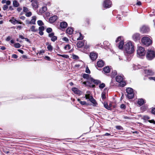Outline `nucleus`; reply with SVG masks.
I'll use <instances>...</instances> for the list:
<instances>
[{
    "label": "nucleus",
    "instance_id": "obj_39",
    "mask_svg": "<svg viewBox=\"0 0 155 155\" xmlns=\"http://www.w3.org/2000/svg\"><path fill=\"white\" fill-rule=\"evenodd\" d=\"M28 11V9L27 7H24L23 8V12L25 13H27Z\"/></svg>",
    "mask_w": 155,
    "mask_h": 155
},
{
    "label": "nucleus",
    "instance_id": "obj_41",
    "mask_svg": "<svg viewBox=\"0 0 155 155\" xmlns=\"http://www.w3.org/2000/svg\"><path fill=\"white\" fill-rule=\"evenodd\" d=\"M111 74L112 77H114L117 74V71L115 70L113 71Z\"/></svg>",
    "mask_w": 155,
    "mask_h": 155
},
{
    "label": "nucleus",
    "instance_id": "obj_24",
    "mask_svg": "<svg viewBox=\"0 0 155 155\" xmlns=\"http://www.w3.org/2000/svg\"><path fill=\"white\" fill-rule=\"evenodd\" d=\"M73 30L71 28H68L66 30V33L69 35L72 34L73 33Z\"/></svg>",
    "mask_w": 155,
    "mask_h": 155
},
{
    "label": "nucleus",
    "instance_id": "obj_33",
    "mask_svg": "<svg viewBox=\"0 0 155 155\" xmlns=\"http://www.w3.org/2000/svg\"><path fill=\"white\" fill-rule=\"evenodd\" d=\"M32 15V13L31 12H28L25 14V15L27 17H30Z\"/></svg>",
    "mask_w": 155,
    "mask_h": 155
},
{
    "label": "nucleus",
    "instance_id": "obj_29",
    "mask_svg": "<svg viewBox=\"0 0 155 155\" xmlns=\"http://www.w3.org/2000/svg\"><path fill=\"white\" fill-rule=\"evenodd\" d=\"M104 107L108 110H110V106H108L107 103L106 102H104Z\"/></svg>",
    "mask_w": 155,
    "mask_h": 155
},
{
    "label": "nucleus",
    "instance_id": "obj_11",
    "mask_svg": "<svg viewBox=\"0 0 155 155\" xmlns=\"http://www.w3.org/2000/svg\"><path fill=\"white\" fill-rule=\"evenodd\" d=\"M9 21L12 23L14 25H15L16 24H22L23 23L22 22L16 20L14 18H12L11 19L9 20Z\"/></svg>",
    "mask_w": 155,
    "mask_h": 155
},
{
    "label": "nucleus",
    "instance_id": "obj_47",
    "mask_svg": "<svg viewBox=\"0 0 155 155\" xmlns=\"http://www.w3.org/2000/svg\"><path fill=\"white\" fill-rule=\"evenodd\" d=\"M143 119L145 120H148L150 119V117L147 116H144L143 117Z\"/></svg>",
    "mask_w": 155,
    "mask_h": 155
},
{
    "label": "nucleus",
    "instance_id": "obj_22",
    "mask_svg": "<svg viewBox=\"0 0 155 155\" xmlns=\"http://www.w3.org/2000/svg\"><path fill=\"white\" fill-rule=\"evenodd\" d=\"M47 7L45 6L42 7L39 10V13L41 14H42L45 12L47 10Z\"/></svg>",
    "mask_w": 155,
    "mask_h": 155
},
{
    "label": "nucleus",
    "instance_id": "obj_4",
    "mask_svg": "<svg viewBox=\"0 0 155 155\" xmlns=\"http://www.w3.org/2000/svg\"><path fill=\"white\" fill-rule=\"evenodd\" d=\"M126 92L127 93V97L129 99L133 98L134 97V94L133 89L130 87L126 89Z\"/></svg>",
    "mask_w": 155,
    "mask_h": 155
},
{
    "label": "nucleus",
    "instance_id": "obj_60",
    "mask_svg": "<svg viewBox=\"0 0 155 155\" xmlns=\"http://www.w3.org/2000/svg\"><path fill=\"white\" fill-rule=\"evenodd\" d=\"M11 37L9 36H8L6 38V40L7 41H9L11 39Z\"/></svg>",
    "mask_w": 155,
    "mask_h": 155
},
{
    "label": "nucleus",
    "instance_id": "obj_25",
    "mask_svg": "<svg viewBox=\"0 0 155 155\" xmlns=\"http://www.w3.org/2000/svg\"><path fill=\"white\" fill-rule=\"evenodd\" d=\"M29 31H31L33 32H35L38 31V29L36 28L35 27L34 25H32L30 28Z\"/></svg>",
    "mask_w": 155,
    "mask_h": 155
},
{
    "label": "nucleus",
    "instance_id": "obj_8",
    "mask_svg": "<svg viewBox=\"0 0 155 155\" xmlns=\"http://www.w3.org/2000/svg\"><path fill=\"white\" fill-rule=\"evenodd\" d=\"M111 2L109 0H105L103 6L106 8H109L111 6Z\"/></svg>",
    "mask_w": 155,
    "mask_h": 155
},
{
    "label": "nucleus",
    "instance_id": "obj_57",
    "mask_svg": "<svg viewBox=\"0 0 155 155\" xmlns=\"http://www.w3.org/2000/svg\"><path fill=\"white\" fill-rule=\"evenodd\" d=\"M148 121L150 123H152L153 124H155V121L153 120H149Z\"/></svg>",
    "mask_w": 155,
    "mask_h": 155
},
{
    "label": "nucleus",
    "instance_id": "obj_46",
    "mask_svg": "<svg viewBox=\"0 0 155 155\" xmlns=\"http://www.w3.org/2000/svg\"><path fill=\"white\" fill-rule=\"evenodd\" d=\"M85 72L86 73L88 74H90L91 73L90 71L87 67L86 68Z\"/></svg>",
    "mask_w": 155,
    "mask_h": 155
},
{
    "label": "nucleus",
    "instance_id": "obj_54",
    "mask_svg": "<svg viewBox=\"0 0 155 155\" xmlns=\"http://www.w3.org/2000/svg\"><path fill=\"white\" fill-rule=\"evenodd\" d=\"M62 40L66 41H68L69 40L66 37H64L62 38Z\"/></svg>",
    "mask_w": 155,
    "mask_h": 155
},
{
    "label": "nucleus",
    "instance_id": "obj_44",
    "mask_svg": "<svg viewBox=\"0 0 155 155\" xmlns=\"http://www.w3.org/2000/svg\"><path fill=\"white\" fill-rule=\"evenodd\" d=\"M52 31V29L50 28H48L46 29V31L48 33H50Z\"/></svg>",
    "mask_w": 155,
    "mask_h": 155
},
{
    "label": "nucleus",
    "instance_id": "obj_49",
    "mask_svg": "<svg viewBox=\"0 0 155 155\" xmlns=\"http://www.w3.org/2000/svg\"><path fill=\"white\" fill-rule=\"evenodd\" d=\"M116 128L118 130H122L123 127L120 126H116Z\"/></svg>",
    "mask_w": 155,
    "mask_h": 155
},
{
    "label": "nucleus",
    "instance_id": "obj_36",
    "mask_svg": "<svg viewBox=\"0 0 155 155\" xmlns=\"http://www.w3.org/2000/svg\"><path fill=\"white\" fill-rule=\"evenodd\" d=\"M14 46L15 48H18L20 47L21 45L19 43H16L14 44Z\"/></svg>",
    "mask_w": 155,
    "mask_h": 155
},
{
    "label": "nucleus",
    "instance_id": "obj_10",
    "mask_svg": "<svg viewBox=\"0 0 155 155\" xmlns=\"http://www.w3.org/2000/svg\"><path fill=\"white\" fill-rule=\"evenodd\" d=\"M90 57L91 60L93 61H95L97 57V54L95 53L92 52L90 54Z\"/></svg>",
    "mask_w": 155,
    "mask_h": 155
},
{
    "label": "nucleus",
    "instance_id": "obj_59",
    "mask_svg": "<svg viewBox=\"0 0 155 155\" xmlns=\"http://www.w3.org/2000/svg\"><path fill=\"white\" fill-rule=\"evenodd\" d=\"M45 59H46L48 61H50V58L48 56H45Z\"/></svg>",
    "mask_w": 155,
    "mask_h": 155
},
{
    "label": "nucleus",
    "instance_id": "obj_16",
    "mask_svg": "<svg viewBox=\"0 0 155 155\" xmlns=\"http://www.w3.org/2000/svg\"><path fill=\"white\" fill-rule=\"evenodd\" d=\"M60 26L62 28H65L67 27L68 24L66 22L63 21L60 23Z\"/></svg>",
    "mask_w": 155,
    "mask_h": 155
},
{
    "label": "nucleus",
    "instance_id": "obj_26",
    "mask_svg": "<svg viewBox=\"0 0 155 155\" xmlns=\"http://www.w3.org/2000/svg\"><path fill=\"white\" fill-rule=\"evenodd\" d=\"M144 103V101L142 99H139L137 101L138 104L140 106L143 105Z\"/></svg>",
    "mask_w": 155,
    "mask_h": 155
},
{
    "label": "nucleus",
    "instance_id": "obj_58",
    "mask_svg": "<svg viewBox=\"0 0 155 155\" xmlns=\"http://www.w3.org/2000/svg\"><path fill=\"white\" fill-rule=\"evenodd\" d=\"M11 1L9 0H8L6 2V5H10L11 4Z\"/></svg>",
    "mask_w": 155,
    "mask_h": 155
},
{
    "label": "nucleus",
    "instance_id": "obj_34",
    "mask_svg": "<svg viewBox=\"0 0 155 155\" xmlns=\"http://www.w3.org/2000/svg\"><path fill=\"white\" fill-rule=\"evenodd\" d=\"M49 51H52L53 50V48L52 46L50 45L48 46L47 47Z\"/></svg>",
    "mask_w": 155,
    "mask_h": 155
},
{
    "label": "nucleus",
    "instance_id": "obj_20",
    "mask_svg": "<svg viewBox=\"0 0 155 155\" xmlns=\"http://www.w3.org/2000/svg\"><path fill=\"white\" fill-rule=\"evenodd\" d=\"M32 2V5L33 8L35 9L37 8H38V2L36 0Z\"/></svg>",
    "mask_w": 155,
    "mask_h": 155
},
{
    "label": "nucleus",
    "instance_id": "obj_51",
    "mask_svg": "<svg viewBox=\"0 0 155 155\" xmlns=\"http://www.w3.org/2000/svg\"><path fill=\"white\" fill-rule=\"evenodd\" d=\"M120 107L122 109H124L126 108V106L124 104H121L120 105Z\"/></svg>",
    "mask_w": 155,
    "mask_h": 155
},
{
    "label": "nucleus",
    "instance_id": "obj_32",
    "mask_svg": "<svg viewBox=\"0 0 155 155\" xmlns=\"http://www.w3.org/2000/svg\"><path fill=\"white\" fill-rule=\"evenodd\" d=\"M106 93L103 91L101 94V97L102 99L104 100L106 98V97L105 96Z\"/></svg>",
    "mask_w": 155,
    "mask_h": 155
},
{
    "label": "nucleus",
    "instance_id": "obj_13",
    "mask_svg": "<svg viewBox=\"0 0 155 155\" xmlns=\"http://www.w3.org/2000/svg\"><path fill=\"white\" fill-rule=\"evenodd\" d=\"M104 63L102 60H100L98 61L97 63V66L100 68H101L103 67L104 65Z\"/></svg>",
    "mask_w": 155,
    "mask_h": 155
},
{
    "label": "nucleus",
    "instance_id": "obj_31",
    "mask_svg": "<svg viewBox=\"0 0 155 155\" xmlns=\"http://www.w3.org/2000/svg\"><path fill=\"white\" fill-rule=\"evenodd\" d=\"M37 23L39 26H41L44 25V24L42 21L40 20L38 21Z\"/></svg>",
    "mask_w": 155,
    "mask_h": 155
},
{
    "label": "nucleus",
    "instance_id": "obj_52",
    "mask_svg": "<svg viewBox=\"0 0 155 155\" xmlns=\"http://www.w3.org/2000/svg\"><path fill=\"white\" fill-rule=\"evenodd\" d=\"M45 53V51L44 50H41L38 52V53L40 54H43Z\"/></svg>",
    "mask_w": 155,
    "mask_h": 155
},
{
    "label": "nucleus",
    "instance_id": "obj_23",
    "mask_svg": "<svg viewBox=\"0 0 155 155\" xmlns=\"http://www.w3.org/2000/svg\"><path fill=\"white\" fill-rule=\"evenodd\" d=\"M103 71L105 73H109L110 71V69L108 66L104 67L103 68Z\"/></svg>",
    "mask_w": 155,
    "mask_h": 155
},
{
    "label": "nucleus",
    "instance_id": "obj_17",
    "mask_svg": "<svg viewBox=\"0 0 155 155\" xmlns=\"http://www.w3.org/2000/svg\"><path fill=\"white\" fill-rule=\"evenodd\" d=\"M85 42L86 41H84V42L81 41H78L77 44V47L78 48L82 47L84 45Z\"/></svg>",
    "mask_w": 155,
    "mask_h": 155
},
{
    "label": "nucleus",
    "instance_id": "obj_37",
    "mask_svg": "<svg viewBox=\"0 0 155 155\" xmlns=\"http://www.w3.org/2000/svg\"><path fill=\"white\" fill-rule=\"evenodd\" d=\"M64 48L66 50H69L70 49V45L68 44L66 45L64 47Z\"/></svg>",
    "mask_w": 155,
    "mask_h": 155
},
{
    "label": "nucleus",
    "instance_id": "obj_18",
    "mask_svg": "<svg viewBox=\"0 0 155 155\" xmlns=\"http://www.w3.org/2000/svg\"><path fill=\"white\" fill-rule=\"evenodd\" d=\"M72 91L75 94L80 95L81 94V92L78 89L75 87H73L72 89Z\"/></svg>",
    "mask_w": 155,
    "mask_h": 155
},
{
    "label": "nucleus",
    "instance_id": "obj_38",
    "mask_svg": "<svg viewBox=\"0 0 155 155\" xmlns=\"http://www.w3.org/2000/svg\"><path fill=\"white\" fill-rule=\"evenodd\" d=\"M105 86V84L104 83H102L101 84H100L99 86V87L100 89H103V88H104Z\"/></svg>",
    "mask_w": 155,
    "mask_h": 155
},
{
    "label": "nucleus",
    "instance_id": "obj_9",
    "mask_svg": "<svg viewBox=\"0 0 155 155\" xmlns=\"http://www.w3.org/2000/svg\"><path fill=\"white\" fill-rule=\"evenodd\" d=\"M132 38L134 40L136 41H139L140 38V35L138 33L134 34L133 35Z\"/></svg>",
    "mask_w": 155,
    "mask_h": 155
},
{
    "label": "nucleus",
    "instance_id": "obj_15",
    "mask_svg": "<svg viewBox=\"0 0 155 155\" xmlns=\"http://www.w3.org/2000/svg\"><path fill=\"white\" fill-rule=\"evenodd\" d=\"M39 31V33L41 35H42L44 34L43 31L45 30L44 27L43 26L39 27L38 29Z\"/></svg>",
    "mask_w": 155,
    "mask_h": 155
},
{
    "label": "nucleus",
    "instance_id": "obj_14",
    "mask_svg": "<svg viewBox=\"0 0 155 155\" xmlns=\"http://www.w3.org/2000/svg\"><path fill=\"white\" fill-rule=\"evenodd\" d=\"M145 73L148 75H152L154 74V72L150 69H146L144 70Z\"/></svg>",
    "mask_w": 155,
    "mask_h": 155
},
{
    "label": "nucleus",
    "instance_id": "obj_42",
    "mask_svg": "<svg viewBox=\"0 0 155 155\" xmlns=\"http://www.w3.org/2000/svg\"><path fill=\"white\" fill-rule=\"evenodd\" d=\"M85 97L86 98V99H88L90 101L91 99V97H92L91 96H90V95H89V94H86L85 96Z\"/></svg>",
    "mask_w": 155,
    "mask_h": 155
},
{
    "label": "nucleus",
    "instance_id": "obj_48",
    "mask_svg": "<svg viewBox=\"0 0 155 155\" xmlns=\"http://www.w3.org/2000/svg\"><path fill=\"white\" fill-rule=\"evenodd\" d=\"M72 57L74 59H77L79 58L75 54H73L72 55Z\"/></svg>",
    "mask_w": 155,
    "mask_h": 155
},
{
    "label": "nucleus",
    "instance_id": "obj_6",
    "mask_svg": "<svg viewBox=\"0 0 155 155\" xmlns=\"http://www.w3.org/2000/svg\"><path fill=\"white\" fill-rule=\"evenodd\" d=\"M137 53L139 56H142L145 55V51L143 47L139 46L137 50Z\"/></svg>",
    "mask_w": 155,
    "mask_h": 155
},
{
    "label": "nucleus",
    "instance_id": "obj_56",
    "mask_svg": "<svg viewBox=\"0 0 155 155\" xmlns=\"http://www.w3.org/2000/svg\"><path fill=\"white\" fill-rule=\"evenodd\" d=\"M151 112L152 114H155V107L152 108Z\"/></svg>",
    "mask_w": 155,
    "mask_h": 155
},
{
    "label": "nucleus",
    "instance_id": "obj_1",
    "mask_svg": "<svg viewBox=\"0 0 155 155\" xmlns=\"http://www.w3.org/2000/svg\"><path fill=\"white\" fill-rule=\"evenodd\" d=\"M83 77L84 78L86 79L87 81H84L82 83L86 86H88L90 87L94 88L95 87V85L94 84H91L90 82L91 83L93 82L97 85L101 83L100 81L94 79L88 74H84L83 75Z\"/></svg>",
    "mask_w": 155,
    "mask_h": 155
},
{
    "label": "nucleus",
    "instance_id": "obj_12",
    "mask_svg": "<svg viewBox=\"0 0 155 155\" xmlns=\"http://www.w3.org/2000/svg\"><path fill=\"white\" fill-rule=\"evenodd\" d=\"M58 17L56 15H54L51 17L49 18V21L51 23L54 22L57 19Z\"/></svg>",
    "mask_w": 155,
    "mask_h": 155
},
{
    "label": "nucleus",
    "instance_id": "obj_19",
    "mask_svg": "<svg viewBox=\"0 0 155 155\" xmlns=\"http://www.w3.org/2000/svg\"><path fill=\"white\" fill-rule=\"evenodd\" d=\"M32 19L30 21L29 23L30 24H35V21L36 20V17L35 16H33L32 17Z\"/></svg>",
    "mask_w": 155,
    "mask_h": 155
},
{
    "label": "nucleus",
    "instance_id": "obj_53",
    "mask_svg": "<svg viewBox=\"0 0 155 155\" xmlns=\"http://www.w3.org/2000/svg\"><path fill=\"white\" fill-rule=\"evenodd\" d=\"M80 103L82 105H84L86 104V103L85 101H80Z\"/></svg>",
    "mask_w": 155,
    "mask_h": 155
},
{
    "label": "nucleus",
    "instance_id": "obj_64",
    "mask_svg": "<svg viewBox=\"0 0 155 155\" xmlns=\"http://www.w3.org/2000/svg\"><path fill=\"white\" fill-rule=\"evenodd\" d=\"M18 51L22 54H23L24 53V51L22 50L18 49Z\"/></svg>",
    "mask_w": 155,
    "mask_h": 155
},
{
    "label": "nucleus",
    "instance_id": "obj_63",
    "mask_svg": "<svg viewBox=\"0 0 155 155\" xmlns=\"http://www.w3.org/2000/svg\"><path fill=\"white\" fill-rule=\"evenodd\" d=\"M120 40V37H119L116 40V42H117L118 41H119Z\"/></svg>",
    "mask_w": 155,
    "mask_h": 155
},
{
    "label": "nucleus",
    "instance_id": "obj_35",
    "mask_svg": "<svg viewBox=\"0 0 155 155\" xmlns=\"http://www.w3.org/2000/svg\"><path fill=\"white\" fill-rule=\"evenodd\" d=\"M80 36L79 37L77 38V40H81L83 39V36L82 35L81 33H79Z\"/></svg>",
    "mask_w": 155,
    "mask_h": 155
},
{
    "label": "nucleus",
    "instance_id": "obj_30",
    "mask_svg": "<svg viewBox=\"0 0 155 155\" xmlns=\"http://www.w3.org/2000/svg\"><path fill=\"white\" fill-rule=\"evenodd\" d=\"M124 44V41H121L119 43L118 48L120 49H122L123 47Z\"/></svg>",
    "mask_w": 155,
    "mask_h": 155
},
{
    "label": "nucleus",
    "instance_id": "obj_45",
    "mask_svg": "<svg viewBox=\"0 0 155 155\" xmlns=\"http://www.w3.org/2000/svg\"><path fill=\"white\" fill-rule=\"evenodd\" d=\"M8 8V6L7 5H4L3 7V9L4 11L6 10Z\"/></svg>",
    "mask_w": 155,
    "mask_h": 155
},
{
    "label": "nucleus",
    "instance_id": "obj_3",
    "mask_svg": "<svg viewBox=\"0 0 155 155\" xmlns=\"http://www.w3.org/2000/svg\"><path fill=\"white\" fill-rule=\"evenodd\" d=\"M141 41L143 44L147 46L151 45L152 43L150 38L147 36L143 37Z\"/></svg>",
    "mask_w": 155,
    "mask_h": 155
},
{
    "label": "nucleus",
    "instance_id": "obj_2",
    "mask_svg": "<svg viewBox=\"0 0 155 155\" xmlns=\"http://www.w3.org/2000/svg\"><path fill=\"white\" fill-rule=\"evenodd\" d=\"M134 47L131 42H128L124 46V52L129 54H132L134 51Z\"/></svg>",
    "mask_w": 155,
    "mask_h": 155
},
{
    "label": "nucleus",
    "instance_id": "obj_40",
    "mask_svg": "<svg viewBox=\"0 0 155 155\" xmlns=\"http://www.w3.org/2000/svg\"><path fill=\"white\" fill-rule=\"evenodd\" d=\"M57 37L55 36H54L51 38V40L53 41H54L57 40Z\"/></svg>",
    "mask_w": 155,
    "mask_h": 155
},
{
    "label": "nucleus",
    "instance_id": "obj_27",
    "mask_svg": "<svg viewBox=\"0 0 155 155\" xmlns=\"http://www.w3.org/2000/svg\"><path fill=\"white\" fill-rule=\"evenodd\" d=\"M13 5L14 7H17L19 6V4L17 1L15 0L13 2Z\"/></svg>",
    "mask_w": 155,
    "mask_h": 155
},
{
    "label": "nucleus",
    "instance_id": "obj_28",
    "mask_svg": "<svg viewBox=\"0 0 155 155\" xmlns=\"http://www.w3.org/2000/svg\"><path fill=\"white\" fill-rule=\"evenodd\" d=\"M91 99L90 100V101L94 104L96 106L97 105V103L96 101L94 99L93 97H91Z\"/></svg>",
    "mask_w": 155,
    "mask_h": 155
},
{
    "label": "nucleus",
    "instance_id": "obj_7",
    "mask_svg": "<svg viewBox=\"0 0 155 155\" xmlns=\"http://www.w3.org/2000/svg\"><path fill=\"white\" fill-rule=\"evenodd\" d=\"M149 31V28L147 26L143 25L140 28V31L142 33H146Z\"/></svg>",
    "mask_w": 155,
    "mask_h": 155
},
{
    "label": "nucleus",
    "instance_id": "obj_50",
    "mask_svg": "<svg viewBox=\"0 0 155 155\" xmlns=\"http://www.w3.org/2000/svg\"><path fill=\"white\" fill-rule=\"evenodd\" d=\"M54 35V33L53 32H52L51 33H50L48 35V36L49 37L52 38V37H53Z\"/></svg>",
    "mask_w": 155,
    "mask_h": 155
},
{
    "label": "nucleus",
    "instance_id": "obj_5",
    "mask_svg": "<svg viewBox=\"0 0 155 155\" xmlns=\"http://www.w3.org/2000/svg\"><path fill=\"white\" fill-rule=\"evenodd\" d=\"M155 57V51L153 50L148 49L147 52V57L149 60H151Z\"/></svg>",
    "mask_w": 155,
    "mask_h": 155
},
{
    "label": "nucleus",
    "instance_id": "obj_62",
    "mask_svg": "<svg viewBox=\"0 0 155 155\" xmlns=\"http://www.w3.org/2000/svg\"><path fill=\"white\" fill-rule=\"evenodd\" d=\"M22 10V8L20 7L17 8V10L18 12H20Z\"/></svg>",
    "mask_w": 155,
    "mask_h": 155
},
{
    "label": "nucleus",
    "instance_id": "obj_43",
    "mask_svg": "<svg viewBox=\"0 0 155 155\" xmlns=\"http://www.w3.org/2000/svg\"><path fill=\"white\" fill-rule=\"evenodd\" d=\"M126 83L124 81H121L120 82V86L121 87H124L126 85Z\"/></svg>",
    "mask_w": 155,
    "mask_h": 155
},
{
    "label": "nucleus",
    "instance_id": "obj_55",
    "mask_svg": "<svg viewBox=\"0 0 155 155\" xmlns=\"http://www.w3.org/2000/svg\"><path fill=\"white\" fill-rule=\"evenodd\" d=\"M18 56L15 54H13L12 55V58H18Z\"/></svg>",
    "mask_w": 155,
    "mask_h": 155
},
{
    "label": "nucleus",
    "instance_id": "obj_21",
    "mask_svg": "<svg viewBox=\"0 0 155 155\" xmlns=\"http://www.w3.org/2000/svg\"><path fill=\"white\" fill-rule=\"evenodd\" d=\"M123 78L120 76H117L116 78V81L119 83H120L123 81Z\"/></svg>",
    "mask_w": 155,
    "mask_h": 155
},
{
    "label": "nucleus",
    "instance_id": "obj_61",
    "mask_svg": "<svg viewBox=\"0 0 155 155\" xmlns=\"http://www.w3.org/2000/svg\"><path fill=\"white\" fill-rule=\"evenodd\" d=\"M149 79L150 80H153L155 81V77H149Z\"/></svg>",
    "mask_w": 155,
    "mask_h": 155
}]
</instances>
